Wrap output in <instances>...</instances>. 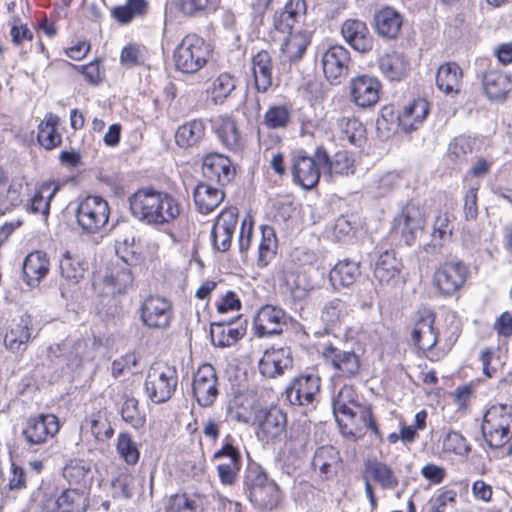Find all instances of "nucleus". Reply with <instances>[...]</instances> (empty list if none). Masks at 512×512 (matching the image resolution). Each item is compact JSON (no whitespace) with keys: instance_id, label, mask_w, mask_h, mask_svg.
Returning a JSON list of instances; mask_svg holds the SVG:
<instances>
[{"instance_id":"f257e3e1","label":"nucleus","mask_w":512,"mask_h":512,"mask_svg":"<svg viewBox=\"0 0 512 512\" xmlns=\"http://www.w3.org/2000/svg\"><path fill=\"white\" fill-rule=\"evenodd\" d=\"M129 209L138 222L159 229L180 215L178 200L166 191L142 187L128 197Z\"/></svg>"},{"instance_id":"f03ea898","label":"nucleus","mask_w":512,"mask_h":512,"mask_svg":"<svg viewBox=\"0 0 512 512\" xmlns=\"http://www.w3.org/2000/svg\"><path fill=\"white\" fill-rule=\"evenodd\" d=\"M210 53V45L202 37L186 35L174 50L175 68L185 74H194L206 65Z\"/></svg>"},{"instance_id":"7ed1b4c3","label":"nucleus","mask_w":512,"mask_h":512,"mask_svg":"<svg viewBox=\"0 0 512 512\" xmlns=\"http://www.w3.org/2000/svg\"><path fill=\"white\" fill-rule=\"evenodd\" d=\"M481 429L491 448L504 446L512 436V407L506 404L491 406L484 414Z\"/></svg>"},{"instance_id":"20e7f679","label":"nucleus","mask_w":512,"mask_h":512,"mask_svg":"<svg viewBox=\"0 0 512 512\" xmlns=\"http://www.w3.org/2000/svg\"><path fill=\"white\" fill-rule=\"evenodd\" d=\"M110 207L101 196L89 195L82 199L76 208L75 217L82 233H98L108 222Z\"/></svg>"},{"instance_id":"39448f33","label":"nucleus","mask_w":512,"mask_h":512,"mask_svg":"<svg viewBox=\"0 0 512 512\" xmlns=\"http://www.w3.org/2000/svg\"><path fill=\"white\" fill-rule=\"evenodd\" d=\"M60 423L57 416L49 413H41L29 417L23 425L21 438L25 448L37 451L38 448L52 439L59 431Z\"/></svg>"},{"instance_id":"423d86ee","label":"nucleus","mask_w":512,"mask_h":512,"mask_svg":"<svg viewBox=\"0 0 512 512\" xmlns=\"http://www.w3.org/2000/svg\"><path fill=\"white\" fill-rule=\"evenodd\" d=\"M178 373L175 367H152L144 382L147 397L155 404L169 401L176 391Z\"/></svg>"},{"instance_id":"0eeeda50","label":"nucleus","mask_w":512,"mask_h":512,"mask_svg":"<svg viewBox=\"0 0 512 512\" xmlns=\"http://www.w3.org/2000/svg\"><path fill=\"white\" fill-rule=\"evenodd\" d=\"M468 267L460 260H449L440 264L433 275V285L443 297L455 295L466 283Z\"/></svg>"},{"instance_id":"6e6552de","label":"nucleus","mask_w":512,"mask_h":512,"mask_svg":"<svg viewBox=\"0 0 512 512\" xmlns=\"http://www.w3.org/2000/svg\"><path fill=\"white\" fill-rule=\"evenodd\" d=\"M143 326L151 330H166L174 318L173 304L160 296H148L138 309Z\"/></svg>"},{"instance_id":"1a4fd4ad","label":"nucleus","mask_w":512,"mask_h":512,"mask_svg":"<svg viewBox=\"0 0 512 512\" xmlns=\"http://www.w3.org/2000/svg\"><path fill=\"white\" fill-rule=\"evenodd\" d=\"M88 268L87 262L79 254L65 251L59 259V271L61 282L59 290L61 297L65 300L74 298L77 285L84 277V273Z\"/></svg>"},{"instance_id":"9d476101","label":"nucleus","mask_w":512,"mask_h":512,"mask_svg":"<svg viewBox=\"0 0 512 512\" xmlns=\"http://www.w3.org/2000/svg\"><path fill=\"white\" fill-rule=\"evenodd\" d=\"M321 353L325 364L334 370L336 377L352 378L359 374L361 362L354 351L326 344Z\"/></svg>"},{"instance_id":"9b49d317","label":"nucleus","mask_w":512,"mask_h":512,"mask_svg":"<svg viewBox=\"0 0 512 512\" xmlns=\"http://www.w3.org/2000/svg\"><path fill=\"white\" fill-rule=\"evenodd\" d=\"M320 386L321 379L318 375L300 374L286 387V398L292 405L314 407Z\"/></svg>"},{"instance_id":"f8f14e48","label":"nucleus","mask_w":512,"mask_h":512,"mask_svg":"<svg viewBox=\"0 0 512 512\" xmlns=\"http://www.w3.org/2000/svg\"><path fill=\"white\" fill-rule=\"evenodd\" d=\"M322 69L331 84H340L349 74L350 52L342 45H331L322 54Z\"/></svg>"},{"instance_id":"ddd939ff","label":"nucleus","mask_w":512,"mask_h":512,"mask_svg":"<svg viewBox=\"0 0 512 512\" xmlns=\"http://www.w3.org/2000/svg\"><path fill=\"white\" fill-rule=\"evenodd\" d=\"M218 377L215 368L208 363L201 365L193 377L192 391L201 407H210L215 402L218 391Z\"/></svg>"},{"instance_id":"4468645a","label":"nucleus","mask_w":512,"mask_h":512,"mask_svg":"<svg viewBox=\"0 0 512 512\" xmlns=\"http://www.w3.org/2000/svg\"><path fill=\"white\" fill-rule=\"evenodd\" d=\"M425 222L423 209L414 203H408L394 218L393 230L400 233L407 245H411L417 233L423 229Z\"/></svg>"},{"instance_id":"2eb2a0df","label":"nucleus","mask_w":512,"mask_h":512,"mask_svg":"<svg viewBox=\"0 0 512 512\" xmlns=\"http://www.w3.org/2000/svg\"><path fill=\"white\" fill-rule=\"evenodd\" d=\"M291 172L295 184L305 190L313 189L323 173L322 164L316 157V150L312 156L295 155L292 159Z\"/></svg>"},{"instance_id":"dca6fc26","label":"nucleus","mask_w":512,"mask_h":512,"mask_svg":"<svg viewBox=\"0 0 512 512\" xmlns=\"http://www.w3.org/2000/svg\"><path fill=\"white\" fill-rule=\"evenodd\" d=\"M435 314L427 308L420 309L415 317L411 339L423 352L431 351L438 341V332L434 327Z\"/></svg>"},{"instance_id":"f3484780","label":"nucleus","mask_w":512,"mask_h":512,"mask_svg":"<svg viewBox=\"0 0 512 512\" xmlns=\"http://www.w3.org/2000/svg\"><path fill=\"white\" fill-rule=\"evenodd\" d=\"M202 173L206 181L224 187L234 179L235 168L227 156L210 153L203 158Z\"/></svg>"},{"instance_id":"a211bd4d","label":"nucleus","mask_w":512,"mask_h":512,"mask_svg":"<svg viewBox=\"0 0 512 512\" xmlns=\"http://www.w3.org/2000/svg\"><path fill=\"white\" fill-rule=\"evenodd\" d=\"M381 87L376 77L357 76L350 81L351 99L359 107H372L379 101Z\"/></svg>"},{"instance_id":"6ab92c4d","label":"nucleus","mask_w":512,"mask_h":512,"mask_svg":"<svg viewBox=\"0 0 512 512\" xmlns=\"http://www.w3.org/2000/svg\"><path fill=\"white\" fill-rule=\"evenodd\" d=\"M316 157L322 164L325 177L348 176L354 173V160L348 151H338L331 157L323 146H319L316 148Z\"/></svg>"},{"instance_id":"aec40b11","label":"nucleus","mask_w":512,"mask_h":512,"mask_svg":"<svg viewBox=\"0 0 512 512\" xmlns=\"http://www.w3.org/2000/svg\"><path fill=\"white\" fill-rule=\"evenodd\" d=\"M32 338V319L28 314L12 321L4 336V345L12 353H23Z\"/></svg>"},{"instance_id":"412c9836","label":"nucleus","mask_w":512,"mask_h":512,"mask_svg":"<svg viewBox=\"0 0 512 512\" xmlns=\"http://www.w3.org/2000/svg\"><path fill=\"white\" fill-rule=\"evenodd\" d=\"M95 476V467L91 461L72 459L63 468V477L70 486L88 493Z\"/></svg>"},{"instance_id":"4be33fe9","label":"nucleus","mask_w":512,"mask_h":512,"mask_svg":"<svg viewBox=\"0 0 512 512\" xmlns=\"http://www.w3.org/2000/svg\"><path fill=\"white\" fill-rule=\"evenodd\" d=\"M341 35L356 51L366 53L373 48V40L365 22L359 19H347L341 25Z\"/></svg>"},{"instance_id":"5701e85b","label":"nucleus","mask_w":512,"mask_h":512,"mask_svg":"<svg viewBox=\"0 0 512 512\" xmlns=\"http://www.w3.org/2000/svg\"><path fill=\"white\" fill-rule=\"evenodd\" d=\"M286 425L285 414L276 406L258 412V440L269 442L279 437Z\"/></svg>"},{"instance_id":"b1692460","label":"nucleus","mask_w":512,"mask_h":512,"mask_svg":"<svg viewBox=\"0 0 512 512\" xmlns=\"http://www.w3.org/2000/svg\"><path fill=\"white\" fill-rule=\"evenodd\" d=\"M359 405L358 395L350 385H344L333 397L332 406L336 421L342 427H347L346 420L353 421L357 415L355 408Z\"/></svg>"},{"instance_id":"393cba45","label":"nucleus","mask_w":512,"mask_h":512,"mask_svg":"<svg viewBox=\"0 0 512 512\" xmlns=\"http://www.w3.org/2000/svg\"><path fill=\"white\" fill-rule=\"evenodd\" d=\"M50 262L47 253L36 250L29 253L22 266L23 281L30 287H37L49 272Z\"/></svg>"},{"instance_id":"a878e982","label":"nucleus","mask_w":512,"mask_h":512,"mask_svg":"<svg viewBox=\"0 0 512 512\" xmlns=\"http://www.w3.org/2000/svg\"><path fill=\"white\" fill-rule=\"evenodd\" d=\"M222 188L206 180L198 183L193 191L197 211L202 214L214 211L224 200L225 194Z\"/></svg>"},{"instance_id":"bb28decb","label":"nucleus","mask_w":512,"mask_h":512,"mask_svg":"<svg viewBox=\"0 0 512 512\" xmlns=\"http://www.w3.org/2000/svg\"><path fill=\"white\" fill-rule=\"evenodd\" d=\"M378 67L385 78L399 82L408 75L410 62L404 54L394 51L381 56Z\"/></svg>"},{"instance_id":"cd10ccee","label":"nucleus","mask_w":512,"mask_h":512,"mask_svg":"<svg viewBox=\"0 0 512 512\" xmlns=\"http://www.w3.org/2000/svg\"><path fill=\"white\" fill-rule=\"evenodd\" d=\"M292 365L289 353L283 349L266 350L258 362L260 373L268 378L281 375L285 369Z\"/></svg>"},{"instance_id":"c85d7f7f","label":"nucleus","mask_w":512,"mask_h":512,"mask_svg":"<svg viewBox=\"0 0 512 512\" xmlns=\"http://www.w3.org/2000/svg\"><path fill=\"white\" fill-rule=\"evenodd\" d=\"M210 122L223 145L231 150H237L242 146L241 134L233 118L220 115L211 119Z\"/></svg>"},{"instance_id":"c756f323","label":"nucleus","mask_w":512,"mask_h":512,"mask_svg":"<svg viewBox=\"0 0 512 512\" xmlns=\"http://www.w3.org/2000/svg\"><path fill=\"white\" fill-rule=\"evenodd\" d=\"M133 265L119 262L113 263L104 277L106 286L111 287L114 293L123 294L133 286L134 275L131 267Z\"/></svg>"},{"instance_id":"7c9ffc66","label":"nucleus","mask_w":512,"mask_h":512,"mask_svg":"<svg viewBox=\"0 0 512 512\" xmlns=\"http://www.w3.org/2000/svg\"><path fill=\"white\" fill-rule=\"evenodd\" d=\"M401 266V262L396 258L394 250H385L379 254L375 262L374 277L381 284H392L396 281Z\"/></svg>"},{"instance_id":"2f4dec72","label":"nucleus","mask_w":512,"mask_h":512,"mask_svg":"<svg viewBox=\"0 0 512 512\" xmlns=\"http://www.w3.org/2000/svg\"><path fill=\"white\" fill-rule=\"evenodd\" d=\"M306 8L305 0H288L284 10L274 16L273 25L275 30L282 34L292 30L293 25L304 17Z\"/></svg>"},{"instance_id":"473e14b6","label":"nucleus","mask_w":512,"mask_h":512,"mask_svg":"<svg viewBox=\"0 0 512 512\" xmlns=\"http://www.w3.org/2000/svg\"><path fill=\"white\" fill-rule=\"evenodd\" d=\"M429 112L428 102L424 99H417L405 106L398 115L400 128L404 132H411L422 124Z\"/></svg>"},{"instance_id":"72a5a7b5","label":"nucleus","mask_w":512,"mask_h":512,"mask_svg":"<svg viewBox=\"0 0 512 512\" xmlns=\"http://www.w3.org/2000/svg\"><path fill=\"white\" fill-rule=\"evenodd\" d=\"M341 466V457L339 451L330 445L319 447L313 456L312 467L325 476L330 478L336 475Z\"/></svg>"},{"instance_id":"f704fd0d","label":"nucleus","mask_w":512,"mask_h":512,"mask_svg":"<svg viewBox=\"0 0 512 512\" xmlns=\"http://www.w3.org/2000/svg\"><path fill=\"white\" fill-rule=\"evenodd\" d=\"M374 21L378 35L387 39H395L403 23L402 16L390 7L378 11L374 16Z\"/></svg>"},{"instance_id":"c9c22d12","label":"nucleus","mask_w":512,"mask_h":512,"mask_svg":"<svg viewBox=\"0 0 512 512\" xmlns=\"http://www.w3.org/2000/svg\"><path fill=\"white\" fill-rule=\"evenodd\" d=\"M463 73L455 62L442 64L436 73L437 88L445 94H458Z\"/></svg>"},{"instance_id":"e433bc0d","label":"nucleus","mask_w":512,"mask_h":512,"mask_svg":"<svg viewBox=\"0 0 512 512\" xmlns=\"http://www.w3.org/2000/svg\"><path fill=\"white\" fill-rule=\"evenodd\" d=\"M360 275L359 262L344 259L332 268L329 273V280L334 288L349 287L357 281Z\"/></svg>"},{"instance_id":"4c0bfd02","label":"nucleus","mask_w":512,"mask_h":512,"mask_svg":"<svg viewBox=\"0 0 512 512\" xmlns=\"http://www.w3.org/2000/svg\"><path fill=\"white\" fill-rule=\"evenodd\" d=\"M284 286L290 296L297 301L304 300L314 289V283L307 271H287L283 278Z\"/></svg>"},{"instance_id":"58836bf2","label":"nucleus","mask_w":512,"mask_h":512,"mask_svg":"<svg viewBox=\"0 0 512 512\" xmlns=\"http://www.w3.org/2000/svg\"><path fill=\"white\" fill-rule=\"evenodd\" d=\"M60 118L51 112L38 125L37 141L46 150H52L62 143V136L58 132Z\"/></svg>"},{"instance_id":"ea45409f","label":"nucleus","mask_w":512,"mask_h":512,"mask_svg":"<svg viewBox=\"0 0 512 512\" xmlns=\"http://www.w3.org/2000/svg\"><path fill=\"white\" fill-rule=\"evenodd\" d=\"M284 315L282 309L270 305L258 310V337L280 333Z\"/></svg>"},{"instance_id":"a19ab883","label":"nucleus","mask_w":512,"mask_h":512,"mask_svg":"<svg viewBox=\"0 0 512 512\" xmlns=\"http://www.w3.org/2000/svg\"><path fill=\"white\" fill-rule=\"evenodd\" d=\"M483 88L490 99H504L512 88L511 78L498 71H488L483 76Z\"/></svg>"},{"instance_id":"79ce46f5","label":"nucleus","mask_w":512,"mask_h":512,"mask_svg":"<svg viewBox=\"0 0 512 512\" xmlns=\"http://www.w3.org/2000/svg\"><path fill=\"white\" fill-rule=\"evenodd\" d=\"M87 495L81 489H64L52 505L58 507L57 512H83L88 505Z\"/></svg>"},{"instance_id":"37998d69","label":"nucleus","mask_w":512,"mask_h":512,"mask_svg":"<svg viewBox=\"0 0 512 512\" xmlns=\"http://www.w3.org/2000/svg\"><path fill=\"white\" fill-rule=\"evenodd\" d=\"M205 136V124L201 119H194L179 126L175 142L181 148L197 145Z\"/></svg>"},{"instance_id":"c03bdc74","label":"nucleus","mask_w":512,"mask_h":512,"mask_svg":"<svg viewBox=\"0 0 512 512\" xmlns=\"http://www.w3.org/2000/svg\"><path fill=\"white\" fill-rule=\"evenodd\" d=\"M232 413L238 422L256 424V394L251 391L236 395Z\"/></svg>"},{"instance_id":"a18cd8bd","label":"nucleus","mask_w":512,"mask_h":512,"mask_svg":"<svg viewBox=\"0 0 512 512\" xmlns=\"http://www.w3.org/2000/svg\"><path fill=\"white\" fill-rule=\"evenodd\" d=\"M289 35L284 39L281 50L290 61H298L302 58L308 45L310 44V36L307 32L287 31Z\"/></svg>"},{"instance_id":"49530a36","label":"nucleus","mask_w":512,"mask_h":512,"mask_svg":"<svg viewBox=\"0 0 512 512\" xmlns=\"http://www.w3.org/2000/svg\"><path fill=\"white\" fill-rule=\"evenodd\" d=\"M148 11L147 0H126L124 5L115 6L112 17L120 24H129L134 18L144 16Z\"/></svg>"},{"instance_id":"de8ad7c7","label":"nucleus","mask_w":512,"mask_h":512,"mask_svg":"<svg viewBox=\"0 0 512 512\" xmlns=\"http://www.w3.org/2000/svg\"><path fill=\"white\" fill-rule=\"evenodd\" d=\"M365 468L366 472L369 473L383 489L393 490L398 486V478L392 468L387 464L377 460L368 461Z\"/></svg>"},{"instance_id":"09e8293b","label":"nucleus","mask_w":512,"mask_h":512,"mask_svg":"<svg viewBox=\"0 0 512 512\" xmlns=\"http://www.w3.org/2000/svg\"><path fill=\"white\" fill-rule=\"evenodd\" d=\"M134 235H121L115 240V251L120 258L119 262L136 265L141 258L139 244Z\"/></svg>"},{"instance_id":"8fccbe9b","label":"nucleus","mask_w":512,"mask_h":512,"mask_svg":"<svg viewBox=\"0 0 512 512\" xmlns=\"http://www.w3.org/2000/svg\"><path fill=\"white\" fill-rule=\"evenodd\" d=\"M262 240L258 246V266H266L276 257L277 239L274 229L261 226Z\"/></svg>"},{"instance_id":"3c124183","label":"nucleus","mask_w":512,"mask_h":512,"mask_svg":"<svg viewBox=\"0 0 512 512\" xmlns=\"http://www.w3.org/2000/svg\"><path fill=\"white\" fill-rule=\"evenodd\" d=\"M475 140L467 136L455 137L448 146L447 158L455 163L460 164L466 162L468 156L474 151Z\"/></svg>"},{"instance_id":"603ef678","label":"nucleus","mask_w":512,"mask_h":512,"mask_svg":"<svg viewBox=\"0 0 512 512\" xmlns=\"http://www.w3.org/2000/svg\"><path fill=\"white\" fill-rule=\"evenodd\" d=\"M351 311L352 309L347 302L334 298L324 304L321 319L327 325H335L347 317Z\"/></svg>"},{"instance_id":"864d4df0","label":"nucleus","mask_w":512,"mask_h":512,"mask_svg":"<svg viewBox=\"0 0 512 512\" xmlns=\"http://www.w3.org/2000/svg\"><path fill=\"white\" fill-rule=\"evenodd\" d=\"M133 480V475L128 468H119L117 474L111 479L113 497L130 499L132 497L131 485Z\"/></svg>"},{"instance_id":"5fc2aeb1","label":"nucleus","mask_w":512,"mask_h":512,"mask_svg":"<svg viewBox=\"0 0 512 512\" xmlns=\"http://www.w3.org/2000/svg\"><path fill=\"white\" fill-rule=\"evenodd\" d=\"M61 65L78 70L83 74L85 81L92 86L99 85L105 77V70L104 68H101L100 61L98 59H95L90 63L82 66H77L67 60H62Z\"/></svg>"},{"instance_id":"6e6d98bb","label":"nucleus","mask_w":512,"mask_h":512,"mask_svg":"<svg viewBox=\"0 0 512 512\" xmlns=\"http://www.w3.org/2000/svg\"><path fill=\"white\" fill-rule=\"evenodd\" d=\"M147 60L148 52L142 45L128 44L122 48L120 53V63L128 68L142 66Z\"/></svg>"},{"instance_id":"4d7b16f0","label":"nucleus","mask_w":512,"mask_h":512,"mask_svg":"<svg viewBox=\"0 0 512 512\" xmlns=\"http://www.w3.org/2000/svg\"><path fill=\"white\" fill-rule=\"evenodd\" d=\"M116 450L127 465H135L140 458L137 444L128 433H120L117 438Z\"/></svg>"},{"instance_id":"13d9d810","label":"nucleus","mask_w":512,"mask_h":512,"mask_svg":"<svg viewBox=\"0 0 512 512\" xmlns=\"http://www.w3.org/2000/svg\"><path fill=\"white\" fill-rule=\"evenodd\" d=\"M236 88L234 78L229 73L220 74L212 84L211 99L215 104H221Z\"/></svg>"},{"instance_id":"bf43d9fd","label":"nucleus","mask_w":512,"mask_h":512,"mask_svg":"<svg viewBox=\"0 0 512 512\" xmlns=\"http://www.w3.org/2000/svg\"><path fill=\"white\" fill-rule=\"evenodd\" d=\"M267 481V475L262 471V469L258 466V492L260 494H266L268 496L267 499H261V505L265 509H273L277 506L280 500V490L278 486L274 482H270L265 484Z\"/></svg>"},{"instance_id":"052dcab7","label":"nucleus","mask_w":512,"mask_h":512,"mask_svg":"<svg viewBox=\"0 0 512 512\" xmlns=\"http://www.w3.org/2000/svg\"><path fill=\"white\" fill-rule=\"evenodd\" d=\"M122 419L133 428L139 429L145 425V415L139 410V402L134 397H127L121 408Z\"/></svg>"},{"instance_id":"680f3d73","label":"nucleus","mask_w":512,"mask_h":512,"mask_svg":"<svg viewBox=\"0 0 512 512\" xmlns=\"http://www.w3.org/2000/svg\"><path fill=\"white\" fill-rule=\"evenodd\" d=\"M237 223L235 210L223 211L211 230V238L230 236L232 239Z\"/></svg>"},{"instance_id":"e2e57ef3","label":"nucleus","mask_w":512,"mask_h":512,"mask_svg":"<svg viewBox=\"0 0 512 512\" xmlns=\"http://www.w3.org/2000/svg\"><path fill=\"white\" fill-rule=\"evenodd\" d=\"M258 93L266 92L272 85V65L269 53L262 49L258 52Z\"/></svg>"},{"instance_id":"0e129e2a","label":"nucleus","mask_w":512,"mask_h":512,"mask_svg":"<svg viewBox=\"0 0 512 512\" xmlns=\"http://www.w3.org/2000/svg\"><path fill=\"white\" fill-rule=\"evenodd\" d=\"M457 493L454 490H443L434 495L428 502V512H451L454 510Z\"/></svg>"},{"instance_id":"69168bd1","label":"nucleus","mask_w":512,"mask_h":512,"mask_svg":"<svg viewBox=\"0 0 512 512\" xmlns=\"http://www.w3.org/2000/svg\"><path fill=\"white\" fill-rule=\"evenodd\" d=\"M241 319V316L231 318L229 320H221L211 323L210 336L211 342L216 347H229V341L226 335V326L232 325L234 322Z\"/></svg>"},{"instance_id":"338daca9","label":"nucleus","mask_w":512,"mask_h":512,"mask_svg":"<svg viewBox=\"0 0 512 512\" xmlns=\"http://www.w3.org/2000/svg\"><path fill=\"white\" fill-rule=\"evenodd\" d=\"M55 495L51 492L50 486L40 485L32 494L31 500L36 502L45 512H57L58 507H53L56 501Z\"/></svg>"},{"instance_id":"774afa93","label":"nucleus","mask_w":512,"mask_h":512,"mask_svg":"<svg viewBox=\"0 0 512 512\" xmlns=\"http://www.w3.org/2000/svg\"><path fill=\"white\" fill-rule=\"evenodd\" d=\"M446 451H450L459 456H467L471 450L467 440L459 432L452 431L447 434L444 440Z\"/></svg>"}]
</instances>
